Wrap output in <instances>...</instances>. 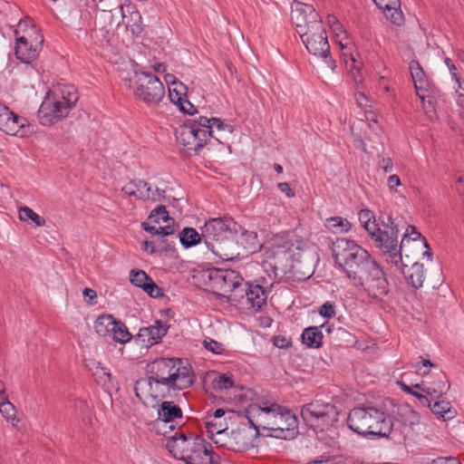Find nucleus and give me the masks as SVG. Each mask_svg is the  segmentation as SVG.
I'll return each mask as SVG.
<instances>
[{"mask_svg": "<svg viewBox=\"0 0 464 464\" xmlns=\"http://www.w3.org/2000/svg\"><path fill=\"white\" fill-rule=\"evenodd\" d=\"M147 374L174 398L194 382L190 369L179 358H158L147 365Z\"/></svg>", "mask_w": 464, "mask_h": 464, "instance_id": "f257e3e1", "label": "nucleus"}, {"mask_svg": "<svg viewBox=\"0 0 464 464\" xmlns=\"http://www.w3.org/2000/svg\"><path fill=\"white\" fill-rule=\"evenodd\" d=\"M241 229L231 218H210L200 227L201 237L207 247L223 260L233 258L231 246L235 236Z\"/></svg>", "mask_w": 464, "mask_h": 464, "instance_id": "f03ea898", "label": "nucleus"}, {"mask_svg": "<svg viewBox=\"0 0 464 464\" xmlns=\"http://www.w3.org/2000/svg\"><path fill=\"white\" fill-rule=\"evenodd\" d=\"M346 421L353 431L363 437L387 438L392 430L391 416L373 406L352 409Z\"/></svg>", "mask_w": 464, "mask_h": 464, "instance_id": "7ed1b4c3", "label": "nucleus"}, {"mask_svg": "<svg viewBox=\"0 0 464 464\" xmlns=\"http://www.w3.org/2000/svg\"><path fill=\"white\" fill-rule=\"evenodd\" d=\"M166 448L174 458L186 464L199 459L211 461V456L216 455L212 446L202 437L193 432H185L181 429L167 438Z\"/></svg>", "mask_w": 464, "mask_h": 464, "instance_id": "20e7f679", "label": "nucleus"}, {"mask_svg": "<svg viewBox=\"0 0 464 464\" xmlns=\"http://www.w3.org/2000/svg\"><path fill=\"white\" fill-rule=\"evenodd\" d=\"M370 237L387 263L394 266H399L400 263H402V242L398 243L399 224L395 223L389 214L379 217L376 230L371 233Z\"/></svg>", "mask_w": 464, "mask_h": 464, "instance_id": "39448f33", "label": "nucleus"}, {"mask_svg": "<svg viewBox=\"0 0 464 464\" xmlns=\"http://www.w3.org/2000/svg\"><path fill=\"white\" fill-rule=\"evenodd\" d=\"M78 100L79 95L73 85L59 84L47 92L39 113L42 116H67Z\"/></svg>", "mask_w": 464, "mask_h": 464, "instance_id": "423d86ee", "label": "nucleus"}, {"mask_svg": "<svg viewBox=\"0 0 464 464\" xmlns=\"http://www.w3.org/2000/svg\"><path fill=\"white\" fill-rule=\"evenodd\" d=\"M301 416L314 430L324 431L338 421L339 411L336 406L322 399H314L301 408Z\"/></svg>", "mask_w": 464, "mask_h": 464, "instance_id": "0eeeda50", "label": "nucleus"}, {"mask_svg": "<svg viewBox=\"0 0 464 464\" xmlns=\"http://www.w3.org/2000/svg\"><path fill=\"white\" fill-rule=\"evenodd\" d=\"M252 395L256 394L251 390H247L244 394L245 397H249L251 400V403L246 409V418L256 433L260 428L269 430L275 425L274 423L284 407L267 400L254 401Z\"/></svg>", "mask_w": 464, "mask_h": 464, "instance_id": "6e6552de", "label": "nucleus"}, {"mask_svg": "<svg viewBox=\"0 0 464 464\" xmlns=\"http://www.w3.org/2000/svg\"><path fill=\"white\" fill-rule=\"evenodd\" d=\"M208 128L210 126H205L201 118L199 121L188 119L175 129V136L183 147L198 152L208 140Z\"/></svg>", "mask_w": 464, "mask_h": 464, "instance_id": "1a4fd4ad", "label": "nucleus"}, {"mask_svg": "<svg viewBox=\"0 0 464 464\" xmlns=\"http://www.w3.org/2000/svg\"><path fill=\"white\" fill-rule=\"evenodd\" d=\"M134 84L135 95L146 103H157L164 97L162 82L150 72H136Z\"/></svg>", "mask_w": 464, "mask_h": 464, "instance_id": "9d476101", "label": "nucleus"}, {"mask_svg": "<svg viewBox=\"0 0 464 464\" xmlns=\"http://www.w3.org/2000/svg\"><path fill=\"white\" fill-rule=\"evenodd\" d=\"M356 282L373 299H381L389 292L388 281L377 262L363 272Z\"/></svg>", "mask_w": 464, "mask_h": 464, "instance_id": "9b49d317", "label": "nucleus"}, {"mask_svg": "<svg viewBox=\"0 0 464 464\" xmlns=\"http://www.w3.org/2000/svg\"><path fill=\"white\" fill-rule=\"evenodd\" d=\"M135 396L145 407H156L160 400L173 399L174 397L150 374L146 378L136 381L134 385Z\"/></svg>", "mask_w": 464, "mask_h": 464, "instance_id": "f8f14e48", "label": "nucleus"}, {"mask_svg": "<svg viewBox=\"0 0 464 464\" xmlns=\"http://www.w3.org/2000/svg\"><path fill=\"white\" fill-rule=\"evenodd\" d=\"M44 36L38 29H32L15 40L14 54L23 63L35 60L42 50Z\"/></svg>", "mask_w": 464, "mask_h": 464, "instance_id": "ddd939ff", "label": "nucleus"}, {"mask_svg": "<svg viewBox=\"0 0 464 464\" xmlns=\"http://www.w3.org/2000/svg\"><path fill=\"white\" fill-rule=\"evenodd\" d=\"M209 285L213 291H219L218 295L227 297L235 288L240 286L242 276L230 269H215L208 274Z\"/></svg>", "mask_w": 464, "mask_h": 464, "instance_id": "4468645a", "label": "nucleus"}, {"mask_svg": "<svg viewBox=\"0 0 464 464\" xmlns=\"http://www.w3.org/2000/svg\"><path fill=\"white\" fill-rule=\"evenodd\" d=\"M274 424L269 430L271 431L269 435L276 439L291 440L298 433L297 418L285 407L283 408Z\"/></svg>", "mask_w": 464, "mask_h": 464, "instance_id": "2eb2a0df", "label": "nucleus"}, {"mask_svg": "<svg viewBox=\"0 0 464 464\" xmlns=\"http://www.w3.org/2000/svg\"><path fill=\"white\" fill-rule=\"evenodd\" d=\"M375 262L368 251L360 246L356 248L352 258L344 262L341 267L350 279L356 281Z\"/></svg>", "mask_w": 464, "mask_h": 464, "instance_id": "dca6fc26", "label": "nucleus"}, {"mask_svg": "<svg viewBox=\"0 0 464 464\" xmlns=\"http://www.w3.org/2000/svg\"><path fill=\"white\" fill-rule=\"evenodd\" d=\"M214 441L233 451H245L252 447L251 436L245 429L234 430L229 434L226 432L224 438H217Z\"/></svg>", "mask_w": 464, "mask_h": 464, "instance_id": "f3484780", "label": "nucleus"}, {"mask_svg": "<svg viewBox=\"0 0 464 464\" xmlns=\"http://www.w3.org/2000/svg\"><path fill=\"white\" fill-rule=\"evenodd\" d=\"M339 45L347 70L351 72L356 82H362V63L356 58L358 53L354 50L353 44L350 40L344 42H343V40H339Z\"/></svg>", "mask_w": 464, "mask_h": 464, "instance_id": "a211bd4d", "label": "nucleus"}, {"mask_svg": "<svg viewBox=\"0 0 464 464\" xmlns=\"http://www.w3.org/2000/svg\"><path fill=\"white\" fill-rule=\"evenodd\" d=\"M0 130L12 136L26 137L37 131L28 118H0Z\"/></svg>", "mask_w": 464, "mask_h": 464, "instance_id": "6ab92c4d", "label": "nucleus"}, {"mask_svg": "<svg viewBox=\"0 0 464 464\" xmlns=\"http://www.w3.org/2000/svg\"><path fill=\"white\" fill-rule=\"evenodd\" d=\"M169 327L166 323L157 320L155 324L140 328L136 340L143 347H151L161 342L163 336L168 333Z\"/></svg>", "mask_w": 464, "mask_h": 464, "instance_id": "aec40b11", "label": "nucleus"}, {"mask_svg": "<svg viewBox=\"0 0 464 464\" xmlns=\"http://www.w3.org/2000/svg\"><path fill=\"white\" fill-rule=\"evenodd\" d=\"M360 246H359L353 240L339 237L332 243L331 250L334 261L341 267L344 262L352 258V256L356 251V248H359Z\"/></svg>", "mask_w": 464, "mask_h": 464, "instance_id": "412c9836", "label": "nucleus"}, {"mask_svg": "<svg viewBox=\"0 0 464 464\" xmlns=\"http://www.w3.org/2000/svg\"><path fill=\"white\" fill-rule=\"evenodd\" d=\"M409 68L416 93L420 101H424V99L429 96V92H431V85L428 77L426 76L420 63L416 60H412L410 63Z\"/></svg>", "mask_w": 464, "mask_h": 464, "instance_id": "4be33fe9", "label": "nucleus"}, {"mask_svg": "<svg viewBox=\"0 0 464 464\" xmlns=\"http://www.w3.org/2000/svg\"><path fill=\"white\" fill-rule=\"evenodd\" d=\"M187 86L182 82H179L178 86L169 88V99L174 106H177L179 110L189 115H193L198 112L195 106L185 98L187 93Z\"/></svg>", "mask_w": 464, "mask_h": 464, "instance_id": "5701e85b", "label": "nucleus"}, {"mask_svg": "<svg viewBox=\"0 0 464 464\" xmlns=\"http://www.w3.org/2000/svg\"><path fill=\"white\" fill-rule=\"evenodd\" d=\"M416 389L432 396L433 398H440L445 394L450 389V383L447 376L443 372H440L436 375V379L428 384L421 382L413 386Z\"/></svg>", "mask_w": 464, "mask_h": 464, "instance_id": "b1692460", "label": "nucleus"}, {"mask_svg": "<svg viewBox=\"0 0 464 464\" xmlns=\"http://www.w3.org/2000/svg\"><path fill=\"white\" fill-rule=\"evenodd\" d=\"M313 14H318L313 5L295 2L291 11V19L295 26V30L300 29L303 24L308 27L311 24L310 22L313 21L311 19Z\"/></svg>", "mask_w": 464, "mask_h": 464, "instance_id": "393cba45", "label": "nucleus"}, {"mask_svg": "<svg viewBox=\"0 0 464 464\" xmlns=\"http://www.w3.org/2000/svg\"><path fill=\"white\" fill-rule=\"evenodd\" d=\"M407 264L402 260V263H400L399 266L396 267L402 272L409 285L416 289L421 287L424 282L423 265L415 262L411 267L407 268Z\"/></svg>", "mask_w": 464, "mask_h": 464, "instance_id": "a878e982", "label": "nucleus"}, {"mask_svg": "<svg viewBox=\"0 0 464 464\" xmlns=\"http://www.w3.org/2000/svg\"><path fill=\"white\" fill-rule=\"evenodd\" d=\"M307 51L314 55L324 59L328 58L330 54V44L326 34H323V40L317 37H305L302 40Z\"/></svg>", "mask_w": 464, "mask_h": 464, "instance_id": "bb28decb", "label": "nucleus"}, {"mask_svg": "<svg viewBox=\"0 0 464 464\" xmlns=\"http://www.w3.org/2000/svg\"><path fill=\"white\" fill-rule=\"evenodd\" d=\"M157 414V421L163 423H171L177 419H181L183 416L180 407L172 401H162L158 407Z\"/></svg>", "mask_w": 464, "mask_h": 464, "instance_id": "cd10ccee", "label": "nucleus"}, {"mask_svg": "<svg viewBox=\"0 0 464 464\" xmlns=\"http://www.w3.org/2000/svg\"><path fill=\"white\" fill-rule=\"evenodd\" d=\"M201 120H204L205 126H210L208 128L209 130L208 138L214 137L219 140L220 138H225L227 134H230L234 130L233 125L225 123L220 118H201Z\"/></svg>", "mask_w": 464, "mask_h": 464, "instance_id": "c85d7f7f", "label": "nucleus"}, {"mask_svg": "<svg viewBox=\"0 0 464 464\" xmlns=\"http://www.w3.org/2000/svg\"><path fill=\"white\" fill-rule=\"evenodd\" d=\"M376 5L385 12L387 18L392 24H401L403 21L401 12L399 10L401 7L400 0H373Z\"/></svg>", "mask_w": 464, "mask_h": 464, "instance_id": "c756f323", "label": "nucleus"}, {"mask_svg": "<svg viewBox=\"0 0 464 464\" xmlns=\"http://www.w3.org/2000/svg\"><path fill=\"white\" fill-rule=\"evenodd\" d=\"M311 19L313 20L310 22L311 24L308 27H305V24H303V27L297 29V34L300 35L302 40L305 37H317L322 41L323 34H326V32L319 14H313Z\"/></svg>", "mask_w": 464, "mask_h": 464, "instance_id": "7c9ffc66", "label": "nucleus"}, {"mask_svg": "<svg viewBox=\"0 0 464 464\" xmlns=\"http://www.w3.org/2000/svg\"><path fill=\"white\" fill-rule=\"evenodd\" d=\"M324 327H326L325 324H322L320 327H306L301 335L302 343L309 348H320L323 344L324 338L321 328Z\"/></svg>", "mask_w": 464, "mask_h": 464, "instance_id": "2f4dec72", "label": "nucleus"}, {"mask_svg": "<svg viewBox=\"0 0 464 464\" xmlns=\"http://www.w3.org/2000/svg\"><path fill=\"white\" fill-rule=\"evenodd\" d=\"M245 288L248 290L246 301L252 307L260 309L266 303L267 293L262 285L249 284L248 287Z\"/></svg>", "mask_w": 464, "mask_h": 464, "instance_id": "473e14b6", "label": "nucleus"}, {"mask_svg": "<svg viewBox=\"0 0 464 464\" xmlns=\"http://www.w3.org/2000/svg\"><path fill=\"white\" fill-rule=\"evenodd\" d=\"M116 320L111 314H102L99 316L94 323L95 332L100 336H107L112 333Z\"/></svg>", "mask_w": 464, "mask_h": 464, "instance_id": "72a5a7b5", "label": "nucleus"}, {"mask_svg": "<svg viewBox=\"0 0 464 464\" xmlns=\"http://www.w3.org/2000/svg\"><path fill=\"white\" fill-rule=\"evenodd\" d=\"M179 240L185 248H189L200 243L202 239L201 233L199 234L193 227H185L179 233Z\"/></svg>", "mask_w": 464, "mask_h": 464, "instance_id": "f704fd0d", "label": "nucleus"}, {"mask_svg": "<svg viewBox=\"0 0 464 464\" xmlns=\"http://www.w3.org/2000/svg\"><path fill=\"white\" fill-rule=\"evenodd\" d=\"M358 129L363 130V134L368 137L370 131L376 132L380 129V126L375 118H372L371 121H369L368 118L365 120L358 118V120L352 124L351 130L354 134L355 130Z\"/></svg>", "mask_w": 464, "mask_h": 464, "instance_id": "c9c22d12", "label": "nucleus"}, {"mask_svg": "<svg viewBox=\"0 0 464 464\" xmlns=\"http://www.w3.org/2000/svg\"><path fill=\"white\" fill-rule=\"evenodd\" d=\"M0 412L6 420L20 422V419L16 417V409L7 396L0 397Z\"/></svg>", "mask_w": 464, "mask_h": 464, "instance_id": "e433bc0d", "label": "nucleus"}, {"mask_svg": "<svg viewBox=\"0 0 464 464\" xmlns=\"http://www.w3.org/2000/svg\"><path fill=\"white\" fill-rule=\"evenodd\" d=\"M112 338L115 342L126 343L132 338L127 326L121 321H116L112 330Z\"/></svg>", "mask_w": 464, "mask_h": 464, "instance_id": "4c0bfd02", "label": "nucleus"}, {"mask_svg": "<svg viewBox=\"0 0 464 464\" xmlns=\"http://www.w3.org/2000/svg\"><path fill=\"white\" fill-rule=\"evenodd\" d=\"M359 221L362 224V226L365 228V230L368 232L369 236H371V233L372 231L376 230V227L378 226V223H376V220L374 218L373 213L369 209H362L359 212Z\"/></svg>", "mask_w": 464, "mask_h": 464, "instance_id": "58836bf2", "label": "nucleus"}, {"mask_svg": "<svg viewBox=\"0 0 464 464\" xmlns=\"http://www.w3.org/2000/svg\"><path fill=\"white\" fill-rule=\"evenodd\" d=\"M19 218L23 221L32 220L36 227H44L46 224L45 219L40 217L29 207H22L19 209Z\"/></svg>", "mask_w": 464, "mask_h": 464, "instance_id": "ea45409f", "label": "nucleus"}, {"mask_svg": "<svg viewBox=\"0 0 464 464\" xmlns=\"http://www.w3.org/2000/svg\"><path fill=\"white\" fill-rule=\"evenodd\" d=\"M92 363L96 364L92 374L97 383L103 386H109L112 381V375L110 371L107 368L101 366L100 362L96 363L95 362H92Z\"/></svg>", "mask_w": 464, "mask_h": 464, "instance_id": "a19ab883", "label": "nucleus"}, {"mask_svg": "<svg viewBox=\"0 0 464 464\" xmlns=\"http://www.w3.org/2000/svg\"><path fill=\"white\" fill-rule=\"evenodd\" d=\"M205 425L209 433H216L218 438H224L227 430V423L225 421H218L215 419L212 420L211 417H209V420L206 421Z\"/></svg>", "mask_w": 464, "mask_h": 464, "instance_id": "79ce46f5", "label": "nucleus"}, {"mask_svg": "<svg viewBox=\"0 0 464 464\" xmlns=\"http://www.w3.org/2000/svg\"><path fill=\"white\" fill-rule=\"evenodd\" d=\"M141 227L145 231L151 235L169 236L175 232L174 227L169 224L157 227L155 226H150L148 222H143Z\"/></svg>", "mask_w": 464, "mask_h": 464, "instance_id": "37998d69", "label": "nucleus"}, {"mask_svg": "<svg viewBox=\"0 0 464 464\" xmlns=\"http://www.w3.org/2000/svg\"><path fill=\"white\" fill-rule=\"evenodd\" d=\"M149 220L156 224H159L160 220L163 222H169V220L173 221V219L169 216L166 207L162 205L157 207L150 212Z\"/></svg>", "mask_w": 464, "mask_h": 464, "instance_id": "c03bdc74", "label": "nucleus"}, {"mask_svg": "<svg viewBox=\"0 0 464 464\" xmlns=\"http://www.w3.org/2000/svg\"><path fill=\"white\" fill-rule=\"evenodd\" d=\"M430 410L433 413L440 415L444 419H451L453 417L452 412L450 411V403L448 401H435L430 407Z\"/></svg>", "mask_w": 464, "mask_h": 464, "instance_id": "a18cd8bd", "label": "nucleus"}, {"mask_svg": "<svg viewBox=\"0 0 464 464\" xmlns=\"http://www.w3.org/2000/svg\"><path fill=\"white\" fill-rule=\"evenodd\" d=\"M150 280V277L143 270L132 269L130 272V282L137 286L142 288V285Z\"/></svg>", "mask_w": 464, "mask_h": 464, "instance_id": "49530a36", "label": "nucleus"}, {"mask_svg": "<svg viewBox=\"0 0 464 464\" xmlns=\"http://www.w3.org/2000/svg\"><path fill=\"white\" fill-rule=\"evenodd\" d=\"M249 283L244 282V279L242 278L240 286L237 288H235L231 293L227 295V300L231 302H239L240 299L246 298V292H248L247 289L245 287H248Z\"/></svg>", "mask_w": 464, "mask_h": 464, "instance_id": "de8ad7c7", "label": "nucleus"}, {"mask_svg": "<svg viewBox=\"0 0 464 464\" xmlns=\"http://www.w3.org/2000/svg\"><path fill=\"white\" fill-rule=\"evenodd\" d=\"M146 294L152 298H160L164 295L162 288L150 278L146 284L142 285L141 288Z\"/></svg>", "mask_w": 464, "mask_h": 464, "instance_id": "09e8293b", "label": "nucleus"}, {"mask_svg": "<svg viewBox=\"0 0 464 464\" xmlns=\"http://www.w3.org/2000/svg\"><path fill=\"white\" fill-rule=\"evenodd\" d=\"M33 28L37 29L32 19L27 18L21 20L18 23L17 28L14 31L15 39L21 37L24 34H27V32L31 31Z\"/></svg>", "mask_w": 464, "mask_h": 464, "instance_id": "8fccbe9b", "label": "nucleus"}, {"mask_svg": "<svg viewBox=\"0 0 464 464\" xmlns=\"http://www.w3.org/2000/svg\"><path fill=\"white\" fill-rule=\"evenodd\" d=\"M233 380L226 374H220L213 381V387L216 390H227L233 386Z\"/></svg>", "mask_w": 464, "mask_h": 464, "instance_id": "3c124183", "label": "nucleus"}, {"mask_svg": "<svg viewBox=\"0 0 464 464\" xmlns=\"http://www.w3.org/2000/svg\"><path fill=\"white\" fill-rule=\"evenodd\" d=\"M149 191V183L144 180L138 179L137 180V188H136V198L140 200H148L150 198Z\"/></svg>", "mask_w": 464, "mask_h": 464, "instance_id": "603ef678", "label": "nucleus"}, {"mask_svg": "<svg viewBox=\"0 0 464 464\" xmlns=\"http://www.w3.org/2000/svg\"><path fill=\"white\" fill-rule=\"evenodd\" d=\"M203 345L208 351H210L215 354H221L225 350L224 345L221 343L208 338L203 341Z\"/></svg>", "mask_w": 464, "mask_h": 464, "instance_id": "864d4df0", "label": "nucleus"}, {"mask_svg": "<svg viewBox=\"0 0 464 464\" xmlns=\"http://www.w3.org/2000/svg\"><path fill=\"white\" fill-rule=\"evenodd\" d=\"M329 225L331 227H342V231H348L350 228H351V224L350 222L347 220V219H344V218H339V217H335V218H331L329 219H327Z\"/></svg>", "mask_w": 464, "mask_h": 464, "instance_id": "5fc2aeb1", "label": "nucleus"}, {"mask_svg": "<svg viewBox=\"0 0 464 464\" xmlns=\"http://www.w3.org/2000/svg\"><path fill=\"white\" fill-rule=\"evenodd\" d=\"M319 314L324 318H333L335 315L334 304L331 302H326L319 308Z\"/></svg>", "mask_w": 464, "mask_h": 464, "instance_id": "6e6d98bb", "label": "nucleus"}, {"mask_svg": "<svg viewBox=\"0 0 464 464\" xmlns=\"http://www.w3.org/2000/svg\"><path fill=\"white\" fill-rule=\"evenodd\" d=\"M355 100L359 107H361L363 110V112L369 113L372 112L370 108L372 107L371 104H369L370 101L369 99L364 95L362 92H357L355 94Z\"/></svg>", "mask_w": 464, "mask_h": 464, "instance_id": "4d7b16f0", "label": "nucleus"}, {"mask_svg": "<svg viewBox=\"0 0 464 464\" xmlns=\"http://www.w3.org/2000/svg\"><path fill=\"white\" fill-rule=\"evenodd\" d=\"M403 415L407 417L404 422H409L410 426L416 425L420 422V415L411 409H405Z\"/></svg>", "mask_w": 464, "mask_h": 464, "instance_id": "13d9d810", "label": "nucleus"}, {"mask_svg": "<svg viewBox=\"0 0 464 464\" xmlns=\"http://www.w3.org/2000/svg\"><path fill=\"white\" fill-rule=\"evenodd\" d=\"M150 198L148 200H151L153 202L161 201L165 198V191L163 189H160L159 188H152L149 185Z\"/></svg>", "mask_w": 464, "mask_h": 464, "instance_id": "bf43d9fd", "label": "nucleus"}, {"mask_svg": "<svg viewBox=\"0 0 464 464\" xmlns=\"http://www.w3.org/2000/svg\"><path fill=\"white\" fill-rule=\"evenodd\" d=\"M444 62L450 72L451 77L455 80L456 83L458 84V87L461 88V78L457 73V68L452 63L451 59L446 58Z\"/></svg>", "mask_w": 464, "mask_h": 464, "instance_id": "052dcab7", "label": "nucleus"}, {"mask_svg": "<svg viewBox=\"0 0 464 464\" xmlns=\"http://www.w3.org/2000/svg\"><path fill=\"white\" fill-rule=\"evenodd\" d=\"M273 343L278 348H288L292 345L291 340L283 335L274 336Z\"/></svg>", "mask_w": 464, "mask_h": 464, "instance_id": "680f3d73", "label": "nucleus"}, {"mask_svg": "<svg viewBox=\"0 0 464 464\" xmlns=\"http://www.w3.org/2000/svg\"><path fill=\"white\" fill-rule=\"evenodd\" d=\"M411 237L412 240H417L421 237V234L417 231L416 227L414 226H408L406 228V232L403 235V238L401 242L403 243L405 238Z\"/></svg>", "mask_w": 464, "mask_h": 464, "instance_id": "e2e57ef3", "label": "nucleus"}, {"mask_svg": "<svg viewBox=\"0 0 464 464\" xmlns=\"http://www.w3.org/2000/svg\"><path fill=\"white\" fill-rule=\"evenodd\" d=\"M136 188L137 180H131L122 187L121 191L130 197L136 198Z\"/></svg>", "mask_w": 464, "mask_h": 464, "instance_id": "0e129e2a", "label": "nucleus"}, {"mask_svg": "<svg viewBox=\"0 0 464 464\" xmlns=\"http://www.w3.org/2000/svg\"><path fill=\"white\" fill-rule=\"evenodd\" d=\"M429 464H461L455 458H438L431 460Z\"/></svg>", "mask_w": 464, "mask_h": 464, "instance_id": "69168bd1", "label": "nucleus"}, {"mask_svg": "<svg viewBox=\"0 0 464 464\" xmlns=\"http://www.w3.org/2000/svg\"><path fill=\"white\" fill-rule=\"evenodd\" d=\"M421 102L425 113L429 114L434 111L433 100L430 94L424 99V101H421Z\"/></svg>", "mask_w": 464, "mask_h": 464, "instance_id": "338daca9", "label": "nucleus"}, {"mask_svg": "<svg viewBox=\"0 0 464 464\" xmlns=\"http://www.w3.org/2000/svg\"><path fill=\"white\" fill-rule=\"evenodd\" d=\"M279 190L285 193L288 198L295 197L294 190L290 188V185L287 182H280L277 185Z\"/></svg>", "mask_w": 464, "mask_h": 464, "instance_id": "774afa93", "label": "nucleus"}]
</instances>
